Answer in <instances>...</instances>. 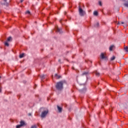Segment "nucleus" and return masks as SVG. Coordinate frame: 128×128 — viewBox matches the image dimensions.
<instances>
[{
    "instance_id": "nucleus-23",
    "label": "nucleus",
    "mask_w": 128,
    "mask_h": 128,
    "mask_svg": "<svg viewBox=\"0 0 128 128\" xmlns=\"http://www.w3.org/2000/svg\"><path fill=\"white\" fill-rule=\"evenodd\" d=\"M2 92V88H0V92Z\"/></svg>"
},
{
    "instance_id": "nucleus-13",
    "label": "nucleus",
    "mask_w": 128,
    "mask_h": 128,
    "mask_svg": "<svg viewBox=\"0 0 128 128\" xmlns=\"http://www.w3.org/2000/svg\"><path fill=\"white\" fill-rule=\"evenodd\" d=\"M116 60V56H113L112 57L110 58L111 60Z\"/></svg>"
},
{
    "instance_id": "nucleus-14",
    "label": "nucleus",
    "mask_w": 128,
    "mask_h": 128,
    "mask_svg": "<svg viewBox=\"0 0 128 128\" xmlns=\"http://www.w3.org/2000/svg\"><path fill=\"white\" fill-rule=\"evenodd\" d=\"M12 40V37H8V38H7V42H10V40Z\"/></svg>"
},
{
    "instance_id": "nucleus-6",
    "label": "nucleus",
    "mask_w": 128,
    "mask_h": 128,
    "mask_svg": "<svg viewBox=\"0 0 128 128\" xmlns=\"http://www.w3.org/2000/svg\"><path fill=\"white\" fill-rule=\"evenodd\" d=\"M20 125L22 126H26V122L24 120H21L20 122Z\"/></svg>"
},
{
    "instance_id": "nucleus-31",
    "label": "nucleus",
    "mask_w": 128,
    "mask_h": 128,
    "mask_svg": "<svg viewBox=\"0 0 128 128\" xmlns=\"http://www.w3.org/2000/svg\"><path fill=\"white\" fill-rule=\"evenodd\" d=\"M2 77L0 76V78H1Z\"/></svg>"
},
{
    "instance_id": "nucleus-20",
    "label": "nucleus",
    "mask_w": 128,
    "mask_h": 128,
    "mask_svg": "<svg viewBox=\"0 0 128 128\" xmlns=\"http://www.w3.org/2000/svg\"><path fill=\"white\" fill-rule=\"evenodd\" d=\"M40 78H42V79L44 78V75H42L40 76Z\"/></svg>"
},
{
    "instance_id": "nucleus-26",
    "label": "nucleus",
    "mask_w": 128,
    "mask_h": 128,
    "mask_svg": "<svg viewBox=\"0 0 128 128\" xmlns=\"http://www.w3.org/2000/svg\"><path fill=\"white\" fill-rule=\"evenodd\" d=\"M122 24H124V22H122Z\"/></svg>"
},
{
    "instance_id": "nucleus-10",
    "label": "nucleus",
    "mask_w": 128,
    "mask_h": 128,
    "mask_svg": "<svg viewBox=\"0 0 128 128\" xmlns=\"http://www.w3.org/2000/svg\"><path fill=\"white\" fill-rule=\"evenodd\" d=\"M24 54H20V58H24Z\"/></svg>"
},
{
    "instance_id": "nucleus-16",
    "label": "nucleus",
    "mask_w": 128,
    "mask_h": 128,
    "mask_svg": "<svg viewBox=\"0 0 128 128\" xmlns=\"http://www.w3.org/2000/svg\"><path fill=\"white\" fill-rule=\"evenodd\" d=\"M22 126H20V124H19V125H17L16 126V128H22Z\"/></svg>"
},
{
    "instance_id": "nucleus-17",
    "label": "nucleus",
    "mask_w": 128,
    "mask_h": 128,
    "mask_svg": "<svg viewBox=\"0 0 128 128\" xmlns=\"http://www.w3.org/2000/svg\"><path fill=\"white\" fill-rule=\"evenodd\" d=\"M124 48L125 50H126V52H128V46L124 47Z\"/></svg>"
},
{
    "instance_id": "nucleus-5",
    "label": "nucleus",
    "mask_w": 128,
    "mask_h": 128,
    "mask_svg": "<svg viewBox=\"0 0 128 128\" xmlns=\"http://www.w3.org/2000/svg\"><path fill=\"white\" fill-rule=\"evenodd\" d=\"M56 32H60V34H62V30L60 29V28H58V27L56 26Z\"/></svg>"
},
{
    "instance_id": "nucleus-8",
    "label": "nucleus",
    "mask_w": 128,
    "mask_h": 128,
    "mask_svg": "<svg viewBox=\"0 0 128 128\" xmlns=\"http://www.w3.org/2000/svg\"><path fill=\"white\" fill-rule=\"evenodd\" d=\"M55 76L57 80H58V78H62V76H59L58 74H56Z\"/></svg>"
},
{
    "instance_id": "nucleus-21",
    "label": "nucleus",
    "mask_w": 128,
    "mask_h": 128,
    "mask_svg": "<svg viewBox=\"0 0 128 128\" xmlns=\"http://www.w3.org/2000/svg\"><path fill=\"white\" fill-rule=\"evenodd\" d=\"M99 24L98 22H97L95 26H98Z\"/></svg>"
},
{
    "instance_id": "nucleus-28",
    "label": "nucleus",
    "mask_w": 128,
    "mask_h": 128,
    "mask_svg": "<svg viewBox=\"0 0 128 128\" xmlns=\"http://www.w3.org/2000/svg\"><path fill=\"white\" fill-rule=\"evenodd\" d=\"M29 116H32V114H29Z\"/></svg>"
},
{
    "instance_id": "nucleus-25",
    "label": "nucleus",
    "mask_w": 128,
    "mask_h": 128,
    "mask_svg": "<svg viewBox=\"0 0 128 128\" xmlns=\"http://www.w3.org/2000/svg\"><path fill=\"white\" fill-rule=\"evenodd\" d=\"M5 2H6L7 0H4Z\"/></svg>"
},
{
    "instance_id": "nucleus-19",
    "label": "nucleus",
    "mask_w": 128,
    "mask_h": 128,
    "mask_svg": "<svg viewBox=\"0 0 128 128\" xmlns=\"http://www.w3.org/2000/svg\"><path fill=\"white\" fill-rule=\"evenodd\" d=\"M99 5L102 6V2L99 1Z\"/></svg>"
},
{
    "instance_id": "nucleus-2",
    "label": "nucleus",
    "mask_w": 128,
    "mask_h": 128,
    "mask_svg": "<svg viewBox=\"0 0 128 128\" xmlns=\"http://www.w3.org/2000/svg\"><path fill=\"white\" fill-rule=\"evenodd\" d=\"M79 14L81 16H84L86 14V12L84 11L80 6L79 7Z\"/></svg>"
},
{
    "instance_id": "nucleus-12",
    "label": "nucleus",
    "mask_w": 128,
    "mask_h": 128,
    "mask_svg": "<svg viewBox=\"0 0 128 128\" xmlns=\"http://www.w3.org/2000/svg\"><path fill=\"white\" fill-rule=\"evenodd\" d=\"M94 16H98V12H96V11H95V12H94Z\"/></svg>"
},
{
    "instance_id": "nucleus-27",
    "label": "nucleus",
    "mask_w": 128,
    "mask_h": 128,
    "mask_svg": "<svg viewBox=\"0 0 128 128\" xmlns=\"http://www.w3.org/2000/svg\"><path fill=\"white\" fill-rule=\"evenodd\" d=\"M60 24H62V20H60Z\"/></svg>"
},
{
    "instance_id": "nucleus-18",
    "label": "nucleus",
    "mask_w": 128,
    "mask_h": 128,
    "mask_svg": "<svg viewBox=\"0 0 128 128\" xmlns=\"http://www.w3.org/2000/svg\"><path fill=\"white\" fill-rule=\"evenodd\" d=\"M30 128H36V125H34L32 126Z\"/></svg>"
},
{
    "instance_id": "nucleus-11",
    "label": "nucleus",
    "mask_w": 128,
    "mask_h": 128,
    "mask_svg": "<svg viewBox=\"0 0 128 128\" xmlns=\"http://www.w3.org/2000/svg\"><path fill=\"white\" fill-rule=\"evenodd\" d=\"M95 74L96 76H100V72H98V71H96L95 72Z\"/></svg>"
},
{
    "instance_id": "nucleus-9",
    "label": "nucleus",
    "mask_w": 128,
    "mask_h": 128,
    "mask_svg": "<svg viewBox=\"0 0 128 128\" xmlns=\"http://www.w3.org/2000/svg\"><path fill=\"white\" fill-rule=\"evenodd\" d=\"M114 48V45L111 46L109 48L110 50V51L112 50V49Z\"/></svg>"
},
{
    "instance_id": "nucleus-15",
    "label": "nucleus",
    "mask_w": 128,
    "mask_h": 128,
    "mask_svg": "<svg viewBox=\"0 0 128 128\" xmlns=\"http://www.w3.org/2000/svg\"><path fill=\"white\" fill-rule=\"evenodd\" d=\"M4 44H5V46H9L8 43V42H5Z\"/></svg>"
},
{
    "instance_id": "nucleus-24",
    "label": "nucleus",
    "mask_w": 128,
    "mask_h": 128,
    "mask_svg": "<svg viewBox=\"0 0 128 128\" xmlns=\"http://www.w3.org/2000/svg\"><path fill=\"white\" fill-rule=\"evenodd\" d=\"M24 0H20V2H24Z\"/></svg>"
},
{
    "instance_id": "nucleus-30",
    "label": "nucleus",
    "mask_w": 128,
    "mask_h": 128,
    "mask_svg": "<svg viewBox=\"0 0 128 128\" xmlns=\"http://www.w3.org/2000/svg\"><path fill=\"white\" fill-rule=\"evenodd\" d=\"M58 61H59V62H60V60H59Z\"/></svg>"
},
{
    "instance_id": "nucleus-4",
    "label": "nucleus",
    "mask_w": 128,
    "mask_h": 128,
    "mask_svg": "<svg viewBox=\"0 0 128 128\" xmlns=\"http://www.w3.org/2000/svg\"><path fill=\"white\" fill-rule=\"evenodd\" d=\"M100 58L102 60H106L107 57L104 53H102L100 54Z\"/></svg>"
},
{
    "instance_id": "nucleus-29",
    "label": "nucleus",
    "mask_w": 128,
    "mask_h": 128,
    "mask_svg": "<svg viewBox=\"0 0 128 128\" xmlns=\"http://www.w3.org/2000/svg\"><path fill=\"white\" fill-rule=\"evenodd\" d=\"M86 74V73H84V74Z\"/></svg>"
},
{
    "instance_id": "nucleus-7",
    "label": "nucleus",
    "mask_w": 128,
    "mask_h": 128,
    "mask_svg": "<svg viewBox=\"0 0 128 128\" xmlns=\"http://www.w3.org/2000/svg\"><path fill=\"white\" fill-rule=\"evenodd\" d=\"M57 108L59 112H62V108L60 107V106H57Z\"/></svg>"
},
{
    "instance_id": "nucleus-3",
    "label": "nucleus",
    "mask_w": 128,
    "mask_h": 128,
    "mask_svg": "<svg viewBox=\"0 0 128 128\" xmlns=\"http://www.w3.org/2000/svg\"><path fill=\"white\" fill-rule=\"evenodd\" d=\"M48 114V110H45L42 112L41 114V118H44L46 114Z\"/></svg>"
},
{
    "instance_id": "nucleus-1",
    "label": "nucleus",
    "mask_w": 128,
    "mask_h": 128,
    "mask_svg": "<svg viewBox=\"0 0 128 128\" xmlns=\"http://www.w3.org/2000/svg\"><path fill=\"white\" fill-rule=\"evenodd\" d=\"M66 84L65 81H60L58 82L56 85V88L58 90H62L64 88V84Z\"/></svg>"
},
{
    "instance_id": "nucleus-22",
    "label": "nucleus",
    "mask_w": 128,
    "mask_h": 128,
    "mask_svg": "<svg viewBox=\"0 0 128 128\" xmlns=\"http://www.w3.org/2000/svg\"><path fill=\"white\" fill-rule=\"evenodd\" d=\"M26 14H30V11H27V12H26Z\"/></svg>"
}]
</instances>
